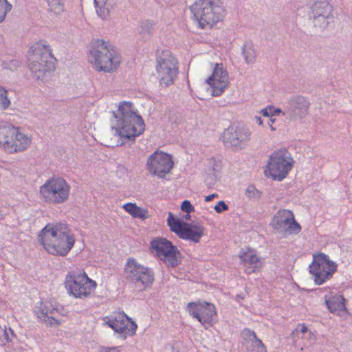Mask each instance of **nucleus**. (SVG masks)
I'll list each match as a JSON object with an SVG mask.
<instances>
[{
	"instance_id": "nucleus-1",
	"label": "nucleus",
	"mask_w": 352,
	"mask_h": 352,
	"mask_svg": "<svg viewBox=\"0 0 352 352\" xmlns=\"http://www.w3.org/2000/svg\"><path fill=\"white\" fill-rule=\"evenodd\" d=\"M38 236L45 250L56 256H66L75 243L73 234L65 223H48L41 230Z\"/></svg>"
},
{
	"instance_id": "nucleus-2",
	"label": "nucleus",
	"mask_w": 352,
	"mask_h": 352,
	"mask_svg": "<svg viewBox=\"0 0 352 352\" xmlns=\"http://www.w3.org/2000/svg\"><path fill=\"white\" fill-rule=\"evenodd\" d=\"M113 115L116 118V122L112 129L120 138L134 140L137 136L144 132V122L138 113L132 102L128 101L120 102L118 112H113Z\"/></svg>"
},
{
	"instance_id": "nucleus-3",
	"label": "nucleus",
	"mask_w": 352,
	"mask_h": 352,
	"mask_svg": "<svg viewBox=\"0 0 352 352\" xmlns=\"http://www.w3.org/2000/svg\"><path fill=\"white\" fill-rule=\"evenodd\" d=\"M55 61L52 50L45 41L35 43L28 50V68L37 80H44L54 70Z\"/></svg>"
},
{
	"instance_id": "nucleus-4",
	"label": "nucleus",
	"mask_w": 352,
	"mask_h": 352,
	"mask_svg": "<svg viewBox=\"0 0 352 352\" xmlns=\"http://www.w3.org/2000/svg\"><path fill=\"white\" fill-rule=\"evenodd\" d=\"M89 61L97 72L113 73L119 67L121 57L117 49L108 41L97 39L93 44Z\"/></svg>"
},
{
	"instance_id": "nucleus-5",
	"label": "nucleus",
	"mask_w": 352,
	"mask_h": 352,
	"mask_svg": "<svg viewBox=\"0 0 352 352\" xmlns=\"http://www.w3.org/2000/svg\"><path fill=\"white\" fill-rule=\"evenodd\" d=\"M190 9L199 27L202 29L212 28L225 16L223 3L218 0H197Z\"/></svg>"
},
{
	"instance_id": "nucleus-6",
	"label": "nucleus",
	"mask_w": 352,
	"mask_h": 352,
	"mask_svg": "<svg viewBox=\"0 0 352 352\" xmlns=\"http://www.w3.org/2000/svg\"><path fill=\"white\" fill-rule=\"evenodd\" d=\"M156 74L160 86L168 87L174 84L179 75V61L168 50H158L156 52Z\"/></svg>"
},
{
	"instance_id": "nucleus-7",
	"label": "nucleus",
	"mask_w": 352,
	"mask_h": 352,
	"mask_svg": "<svg viewBox=\"0 0 352 352\" xmlns=\"http://www.w3.org/2000/svg\"><path fill=\"white\" fill-rule=\"evenodd\" d=\"M70 192V185L60 177H53L47 179L39 188L41 199L45 203L52 205L66 202L69 197Z\"/></svg>"
},
{
	"instance_id": "nucleus-8",
	"label": "nucleus",
	"mask_w": 352,
	"mask_h": 352,
	"mask_svg": "<svg viewBox=\"0 0 352 352\" xmlns=\"http://www.w3.org/2000/svg\"><path fill=\"white\" fill-rule=\"evenodd\" d=\"M294 160L286 149H280L273 152L269 157L265 174L274 180L282 181L292 170Z\"/></svg>"
},
{
	"instance_id": "nucleus-9",
	"label": "nucleus",
	"mask_w": 352,
	"mask_h": 352,
	"mask_svg": "<svg viewBox=\"0 0 352 352\" xmlns=\"http://www.w3.org/2000/svg\"><path fill=\"white\" fill-rule=\"evenodd\" d=\"M65 285L70 296L85 298L96 289V283L90 279L84 271H72L65 277Z\"/></svg>"
},
{
	"instance_id": "nucleus-10",
	"label": "nucleus",
	"mask_w": 352,
	"mask_h": 352,
	"mask_svg": "<svg viewBox=\"0 0 352 352\" xmlns=\"http://www.w3.org/2000/svg\"><path fill=\"white\" fill-rule=\"evenodd\" d=\"M338 265L329 259L324 253L313 255L311 263L309 265V273L312 275L316 285H320L330 280L336 272Z\"/></svg>"
},
{
	"instance_id": "nucleus-11",
	"label": "nucleus",
	"mask_w": 352,
	"mask_h": 352,
	"mask_svg": "<svg viewBox=\"0 0 352 352\" xmlns=\"http://www.w3.org/2000/svg\"><path fill=\"white\" fill-rule=\"evenodd\" d=\"M153 252L168 267H175L181 262V253L178 248L166 238L157 237L151 242Z\"/></svg>"
},
{
	"instance_id": "nucleus-12",
	"label": "nucleus",
	"mask_w": 352,
	"mask_h": 352,
	"mask_svg": "<svg viewBox=\"0 0 352 352\" xmlns=\"http://www.w3.org/2000/svg\"><path fill=\"white\" fill-rule=\"evenodd\" d=\"M124 273L129 281L135 284H140L144 288L151 286L155 280L153 270L139 263L133 258L127 259L124 266Z\"/></svg>"
},
{
	"instance_id": "nucleus-13",
	"label": "nucleus",
	"mask_w": 352,
	"mask_h": 352,
	"mask_svg": "<svg viewBox=\"0 0 352 352\" xmlns=\"http://www.w3.org/2000/svg\"><path fill=\"white\" fill-rule=\"evenodd\" d=\"M190 315L196 318L206 329L217 322V313L215 306L207 302H190L187 305Z\"/></svg>"
},
{
	"instance_id": "nucleus-14",
	"label": "nucleus",
	"mask_w": 352,
	"mask_h": 352,
	"mask_svg": "<svg viewBox=\"0 0 352 352\" xmlns=\"http://www.w3.org/2000/svg\"><path fill=\"white\" fill-rule=\"evenodd\" d=\"M172 156L164 152L156 151L147 159L146 168L152 175L163 178L173 167Z\"/></svg>"
},
{
	"instance_id": "nucleus-15",
	"label": "nucleus",
	"mask_w": 352,
	"mask_h": 352,
	"mask_svg": "<svg viewBox=\"0 0 352 352\" xmlns=\"http://www.w3.org/2000/svg\"><path fill=\"white\" fill-rule=\"evenodd\" d=\"M250 129L242 125H232L223 133L222 139L226 145L242 148L250 140Z\"/></svg>"
},
{
	"instance_id": "nucleus-16",
	"label": "nucleus",
	"mask_w": 352,
	"mask_h": 352,
	"mask_svg": "<svg viewBox=\"0 0 352 352\" xmlns=\"http://www.w3.org/2000/svg\"><path fill=\"white\" fill-rule=\"evenodd\" d=\"M107 324L122 339L135 335L138 328L136 323L124 312L116 314L114 316L108 319Z\"/></svg>"
},
{
	"instance_id": "nucleus-17",
	"label": "nucleus",
	"mask_w": 352,
	"mask_h": 352,
	"mask_svg": "<svg viewBox=\"0 0 352 352\" xmlns=\"http://www.w3.org/2000/svg\"><path fill=\"white\" fill-rule=\"evenodd\" d=\"M333 6L327 1L315 2L311 8L310 19L315 27L326 28L333 21Z\"/></svg>"
},
{
	"instance_id": "nucleus-18",
	"label": "nucleus",
	"mask_w": 352,
	"mask_h": 352,
	"mask_svg": "<svg viewBox=\"0 0 352 352\" xmlns=\"http://www.w3.org/2000/svg\"><path fill=\"white\" fill-rule=\"evenodd\" d=\"M271 224L274 229L289 234H298L301 230L300 224L295 221L294 214L289 210H278L273 217Z\"/></svg>"
},
{
	"instance_id": "nucleus-19",
	"label": "nucleus",
	"mask_w": 352,
	"mask_h": 352,
	"mask_svg": "<svg viewBox=\"0 0 352 352\" xmlns=\"http://www.w3.org/2000/svg\"><path fill=\"white\" fill-rule=\"evenodd\" d=\"M211 88L213 96H221L229 84V76L227 69L222 63H216L212 74L206 80Z\"/></svg>"
},
{
	"instance_id": "nucleus-20",
	"label": "nucleus",
	"mask_w": 352,
	"mask_h": 352,
	"mask_svg": "<svg viewBox=\"0 0 352 352\" xmlns=\"http://www.w3.org/2000/svg\"><path fill=\"white\" fill-rule=\"evenodd\" d=\"M309 102L303 96H296L291 98L287 102V108L289 112V118L298 116L305 117L309 108Z\"/></svg>"
},
{
	"instance_id": "nucleus-21",
	"label": "nucleus",
	"mask_w": 352,
	"mask_h": 352,
	"mask_svg": "<svg viewBox=\"0 0 352 352\" xmlns=\"http://www.w3.org/2000/svg\"><path fill=\"white\" fill-rule=\"evenodd\" d=\"M31 142V137L21 132L19 128L16 127V133H14L13 138L9 142L8 152L10 153L23 152L30 146Z\"/></svg>"
},
{
	"instance_id": "nucleus-22",
	"label": "nucleus",
	"mask_w": 352,
	"mask_h": 352,
	"mask_svg": "<svg viewBox=\"0 0 352 352\" xmlns=\"http://www.w3.org/2000/svg\"><path fill=\"white\" fill-rule=\"evenodd\" d=\"M57 311L54 305L50 300L41 301L35 309V313L41 321L58 325L59 322L54 317V314Z\"/></svg>"
},
{
	"instance_id": "nucleus-23",
	"label": "nucleus",
	"mask_w": 352,
	"mask_h": 352,
	"mask_svg": "<svg viewBox=\"0 0 352 352\" xmlns=\"http://www.w3.org/2000/svg\"><path fill=\"white\" fill-rule=\"evenodd\" d=\"M239 258L241 263L245 267L247 274H252L255 272V269L258 267L261 258L257 254L256 251L253 249H248L242 252Z\"/></svg>"
},
{
	"instance_id": "nucleus-24",
	"label": "nucleus",
	"mask_w": 352,
	"mask_h": 352,
	"mask_svg": "<svg viewBox=\"0 0 352 352\" xmlns=\"http://www.w3.org/2000/svg\"><path fill=\"white\" fill-rule=\"evenodd\" d=\"M204 234V228L201 225H192L184 223L182 232L179 235V238L192 241L194 243H199L201 238Z\"/></svg>"
},
{
	"instance_id": "nucleus-25",
	"label": "nucleus",
	"mask_w": 352,
	"mask_h": 352,
	"mask_svg": "<svg viewBox=\"0 0 352 352\" xmlns=\"http://www.w3.org/2000/svg\"><path fill=\"white\" fill-rule=\"evenodd\" d=\"M325 304L331 313L340 314L342 311H346L345 299L342 295H334L331 296H324Z\"/></svg>"
},
{
	"instance_id": "nucleus-26",
	"label": "nucleus",
	"mask_w": 352,
	"mask_h": 352,
	"mask_svg": "<svg viewBox=\"0 0 352 352\" xmlns=\"http://www.w3.org/2000/svg\"><path fill=\"white\" fill-rule=\"evenodd\" d=\"M14 133H16V127L10 123L0 122V146L8 152V146Z\"/></svg>"
},
{
	"instance_id": "nucleus-27",
	"label": "nucleus",
	"mask_w": 352,
	"mask_h": 352,
	"mask_svg": "<svg viewBox=\"0 0 352 352\" xmlns=\"http://www.w3.org/2000/svg\"><path fill=\"white\" fill-rule=\"evenodd\" d=\"M47 6V12L52 18H59L65 11V0H43Z\"/></svg>"
},
{
	"instance_id": "nucleus-28",
	"label": "nucleus",
	"mask_w": 352,
	"mask_h": 352,
	"mask_svg": "<svg viewBox=\"0 0 352 352\" xmlns=\"http://www.w3.org/2000/svg\"><path fill=\"white\" fill-rule=\"evenodd\" d=\"M122 208L134 218L146 219L148 217V210L138 206L135 203H126Z\"/></svg>"
},
{
	"instance_id": "nucleus-29",
	"label": "nucleus",
	"mask_w": 352,
	"mask_h": 352,
	"mask_svg": "<svg viewBox=\"0 0 352 352\" xmlns=\"http://www.w3.org/2000/svg\"><path fill=\"white\" fill-rule=\"evenodd\" d=\"M97 15L102 19H107L109 16L111 8V0L94 1Z\"/></svg>"
},
{
	"instance_id": "nucleus-30",
	"label": "nucleus",
	"mask_w": 352,
	"mask_h": 352,
	"mask_svg": "<svg viewBox=\"0 0 352 352\" xmlns=\"http://www.w3.org/2000/svg\"><path fill=\"white\" fill-rule=\"evenodd\" d=\"M167 223L170 227V230L179 236L182 232L183 227L184 226V223H182L179 219L174 218L171 212L168 214Z\"/></svg>"
},
{
	"instance_id": "nucleus-31",
	"label": "nucleus",
	"mask_w": 352,
	"mask_h": 352,
	"mask_svg": "<svg viewBox=\"0 0 352 352\" xmlns=\"http://www.w3.org/2000/svg\"><path fill=\"white\" fill-rule=\"evenodd\" d=\"M241 337L243 339L242 344L246 349H248L250 343L257 338L255 332L250 329H244L241 332Z\"/></svg>"
},
{
	"instance_id": "nucleus-32",
	"label": "nucleus",
	"mask_w": 352,
	"mask_h": 352,
	"mask_svg": "<svg viewBox=\"0 0 352 352\" xmlns=\"http://www.w3.org/2000/svg\"><path fill=\"white\" fill-rule=\"evenodd\" d=\"M243 55L247 63H253L256 60L255 50L250 45H245Z\"/></svg>"
},
{
	"instance_id": "nucleus-33",
	"label": "nucleus",
	"mask_w": 352,
	"mask_h": 352,
	"mask_svg": "<svg viewBox=\"0 0 352 352\" xmlns=\"http://www.w3.org/2000/svg\"><path fill=\"white\" fill-rule=\"evenodd\" d=\"M12 9V5L8 0H0V23L5 20Z\"/></svg>"
},
{
	"instance_id": "nucleus-34",
	"label": "nucleus",
	"mask_w": 352,
	"mask_h": 352,
	"mask_svg": "<svg viewBox=\"0 0 352 352\" xmlns=\"http://www.w3.org/2000/svg\"><path fill=\"white\" fill-rule=\"evenodd\" d=\"M21 65V62L18 59H6L2 62L1 66L3 69L15 71Z\"/></svg>"
},
{
	"instance_id": "nucleus-35",
	"label": "nucleus",
	"mask_w": 352,
	"mask_h": 352,
	"mask_svg": "<svg viewBox=\"0 0 352 352\" xmlns=\"http://www.w3.org/2000/svg\"><path fill=\"white\" fill-rule=\"evenodd\" d=\"M247 350L249 352H267L265 345L258 338L250 343L249 348Z\"/></svg>"
},
{
	"instance_id": "nucleus-36",
	"label": "nucleus",
	"mask_w": 352,
	"mask_h": 352,
	"mask_svg": "<svg viewBox=\"0 0 352 352\" xmlns=\"http://www.w3.org/2000/svg\"><path fill=\"white\" fill-rule=\"evenodd\" d=\"M8 91L0 86V108L6 109L10 104V100L7 96Z\"/></svg>"
},
{
	"instance_id": "nucleus-37",
	"label": "nucleus",
	"mask_w": 352,
	"mask_h": 352,
	"mask_svg": "<svg viewBox=\"0 0 352 352\" xmlns=\"http://www.w3.org/2000/svg\"><path fill=\"white\" fill-rule=\"evenodd\" d=\"M292 335L302 338L307 336V335L311 336V331L308 330L307 327L304 324H299L293 331Z\"/></svg>"
},
{
	"instance_id": "nucleus-38",
	"label": "nucleus",
	"mask_w": 352,
	"mask_h": 352,
	"mask_svg": "<svg viewBox=\"0 0 352 352\" xmlns=\"http://www.w3.org/2000/svg\"><path fill=\"white\" fill-rule=\"evenodd\" d=\"M258 194V190L253 185H249L245 190V195L249 198L256 197Z\"/></svg>"
},
{
	"instance_id": "nucleus-39",
	"label": "nucleus",
	"mask_w": 352,
	"mask_h": 352,
	"mask_svg": "<svg viewBox=\"0 0 352 352\" xmlns=\"http://www.w3.org/2000/svg\"><path fill=\"white\" fill-rule=\"evenodd\" d=\"M181 210L187 214H190L194 211V207L190 201L184 200L181 205Z\"/></svg>"
},
{
	"instance_id": "nucleus-40",
	"label": "nucleus",
	"mask_w": 352,
	"mask_h": 352,
	"mask_svg": "<svg viewBox=\"0 0 352 352\" xmlns=\"http://www.w3.org/2000/svg\"><path fill=\"white\" fill-rule=\"evenodd\" d=\"M98 352H124L122 346H100Z\"/></svg>"
},
{
	"instance_id": "nucleus-41",
	"label": "nucleus",
	"mask_w": 352,
	"mask_h": 352,
	"mask_svg": "<svg viewBox=\"0 0 352 352\" xmlns=\"http://www.w3.org/2000/svg\"><path fill=\"white\" fill-rule=\"evenodd\" d=\"M270 111H271V117H273L274 116L278 115L279 113H282L284 116H289V112L288 109L287 108L286 110L283 111L280 109L278 108H274V107H270Z\"/></svg>"
},
{
	"instance_id": "nucleus-42",
	"label": "nucleus",
	"mask_w": 352,
	"mask_h": 352,
	"mask_svg": "<svg viewBox=\"0 0 352 352\" xmlns=\"http://www.w3.org/2000/svg\"><path fill=\"white\" fill-rule=\"evenodd\" d=\"M214 208L217 212L220 213L223 211L227 210L228 209V206L223 201H219Z\"/></svg>"
},
{
	"instance_id": "nucleus-43",
	"label": "nucleus",
	"mask_w": 352,
	"mask_h": 352,
	"mask_svg": "<svg viewBox=\"0 0 352 352\" xmlns=\"http://www.w3.org/2000/svg\"><path fill=\"white\" fill-rule=\"evenodd\" d=\"M10 333L12 336H13V331L10 328L8 329V331L6 330V329H3V336L4 337V338L3 340H6V342L11 341L12 340L10 337Z\"/></svg>"
},
{
	"instance_id": "nucleus-44",
	"label": "nucleus",
	"mask_w": 352,
	"mask_h": 352,
	"mask_svg": "<svg viewBox=\"0 0 352 352\" xmlns=\"http://www.w3.org/2000/svg\"><path fill=\"white\" fill-rule=\"evenodd\" d=\"M261 113L263 116H265V117H271V111H270V107L267 109V108H265V109H263L261 110Z\"/></svg>"
},
{
	"instance_id": "nucleus-45",
	"label": "nucleus",
	"mask_w": 352,
	"mask_h": 352,
	"mask_svg": "<svg viewBox=\"0 0 352 352\" xmlns=\"http://www.w3.org/2000/svg\"><path fill=\"white\" fill-rule=\"evenodd\" d=\"M274 122H275V119H274V118H270L269 122H268V125H269L270 129L272 131H273L276 130V127H274L273 126V124H274Z\"/></svg>"
},
{
	"instance_id": "nucleus-46",
	"label": "nucleus",
	"mask_w": 352,
	"mask_h": 352,
	"mask_svg": "<svg viewBox=\"0 0 352 352\" xmlns=\"http://www.w3.org/2000/svg\"><path fill=\"white\" fill-rule=\"evenodd\" d=\"M218 195L217 194H212V195H209L208 196H206L205 197V201H212L214 197H217Z\"/></svg>"
},
{
	"instance_id": "nucleus-47",
	"label": "nucleus",
	"mask_w": 352,
	"mask_h": 352,
	"mask_svg": "<svg viewBox=\"0 0 352 352\" xmlns=\"http://www.w3.org/2000/svg\"><path fill=\"white\" fill-rule=\"evenodd\" d=\"M255 120L258 124L261 125L263 124V120L261 117L259 116H255Z\"/></svg>"
},
{
	"instance_id": "nucleus-48",
	"label": "nucleus",
	"mask_w": 352,
	"mask_h": 352,
	"mask_svg": "<svg viewBox=\"0 0 352 352\" xmlns=\"http://www.w3.org/2000/svg\"><path fill=\"white\" fill-rule=\"evenodd\" d=\"M189 217H190V215L188 214H187L186 219H188Z\"/></svg>"
}]
</instances>
